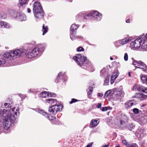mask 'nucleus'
<instances>
[{"instance_id":"nucleus-19","label":"nucleus","mask_w":147,"mask_h":147,"mask_svg":"<svg viewBox=\"0 0 147 147\" xmlns=\"http://www.w3.org/2000/svg\"><path fill=\"white\" fill-rule=\"evenodd\" d=\"M35 17L37 19L42 18L44 15L43 11H40L34 13Z\"/></svg>"},{"instance_id":"nucleus-11","label":"nucleus","mask_w":147,"mask_h":147,"mask_svg":"<svg viewBox=\"0 0 147 147\" xmlns=\"http://www.w3.org/2000/svg\"><path fill=\"white\" fill-rule=\"evenodd\" d=\"M131 37H125L122 39L116 41L115 43V45L116 47H118L119 46V45H118L119 43L123 45H124L128 43L129 41H131Z\"/></svg>"},{"instance_id":"nucleus-36","label":"nucleus","mask_w":147,"mask_h":147,"mask_svg":"<svg viewBox=\"0 0 147 147\" xmlns=\"http://www.w3.org/2000/svg\"><path fill=\"white\" fill-rule=\"evenodd\" d=\"M126 147H138V146L135 143L131 144H128Z\"/></svg>"},{"instance_id":"nucleus-52","label":"nucleus","mask_w":147,"mask_h":147,"mask_svg":"<svg viewBox=\"0 0 147 147\" xmlns=\"http://www.w3.org/2000/svg\"><path fill=\"white\" fill-rule=\"evenodd\" d=\"M31 11L30 9L29 8H27V12L28 13H30Z\"/></svg>"},{"instance_id":"nucleus-15","label":"nucleus","mask_w":147,"mask_h":147,"mask_svg":"<svg viewBox=\"0 0 147 147\" xmlns=\"http://www.w3.org/2000/svg\"><path fill=\"white\" fill-rule=\"evenodd\" d=\"M42 11H43V10L40 3L38 1L35 2L34 3L33 8V13H34Z\"/></svg>"},{"instance_id":"nucleus-25","label":"nucleus","mask_w":147,"mask_h":147,"mask_svg":"<svg viewBox=\"0 0 147 147\" xmlns=\"http://www.w3.org/2000/svg\"><path fill=\"white\" fill-rule=\"evenodd\" d=\"M137 132L138 134L140 135V136H139V137L142 138L145 135V132L144 130L143 129H139Z\"/></svg>"},{"instance_id":"nucleus-28","label":"nucleus","mask_w":147,"mask_h":147,"mask_svg":"<svg viewBox=\"0 0 147 147\" xmlns=\"http://www.w3.org/2000/svg\"><path fill=\"white\" fill-rule=\"evenodd\" d=\"M27 0H19V7L20 8L22 6H25L27 3Z\"/></svg>"},{"instance_id":"nucleus-35","label":"nucleus","mask_w":147,"mask_h":147,"mask_svg":"<svg viewBox=\"0 0 147 147\" xmlns=\"http://www.w3.org/2000/svg\"><path fill=\"white\" fill-rule=\"evenodd\" d=\"M111 90H109L107 91L105 94L104 97L107 98L111 93Z\"/></svg>"},{"instance_id":"nucleus-14","label":"nucleus","mask_w":147,"mask_h":147,"mask_svg":"<svg viewBox=\"0 0 147 147\" xmlns=\"http://www.w3.org/2000/svg\"><path fill=\"white\" fill-rule=\"evenodd\" d=\"M67 80L64 73L60 72L58 74L55 80V82L58 83L59 82H64Z\"/></svg>"},{"instance_id":"nucleus-40","label":"nucleus","mask_w":147,"mask_h":147,"mask_svg":"<svg viewBox=\"0 0 147 147\" xmlns=\"http://www.w3.org/2000/svg\"><path fill=\"white\" fill-rule=\"evenodd\" d=\"M7 17L6 15L4 13H2L1 14V18L5 19Z\"/></svg>"},{"instance_id":"nucleus-42","label":"nucleus","mask_w":147,"mask_h":147,"mask_svg":"<svg viewBox=\"0 0 147 147\" xmlns=\"http://www.w3.org/2000/svg\"><path fill=\"white\" fill-rule=\"evenodd\" d=\"M133 112L135 114H137L139 111V110L137 108H134L133 110Z\"/></svg>"},{"instance_id":"nucleus-29","label":"nucleus","mask_w":147,"mask_h":147,"mask_svg":"<svg viewBox=\"0 0 147 147\" xmlns=\"http://www.w3.org/2000/svg\"><path fill=\"white\" fill-rule=\"evenodd\" d=\"M87 16V15L84 16L83 13H81L76 16V18L78 19H81L83 18L86 19H87V17H88V16Z\"/></svg>"},{"instance_id":"nucleus-30","label":"nucleus","mask_w":147,"mask_h":147,"mask_svg":"<svg viewBox=\"0 0 147 147\" xmlns=\"http://www.w3.org/2000/svg\"><path fill=\"white\" fill-rule=\"evenodd\" d=\"M141 80L142 83L147 85V76L144 75L141 76Z\"/></svg>"},{"instance_id":"nucleus-13","label":"nucleus","mask_w":147,"mask_h":147,"mask_svg":"<svg viewBox=\"0 0 147 147\" xmlns=\"http://www.w3.org/2000/svg\"><path fill=\"white\" fill-rule=\"evenodd\" d=\"M100 74L101 76L102 77L107 76V77L104 80V85L105 86H107L108 85L109 82V76H107L108 75L107 71L105 70V69L103 68L100 71Z\"/></svg>"},{"instance_id":"nucleus-23","label":"nucleus","mask_w":147,"mask_h":147,"mask_svg":"<svg viewBox=\"0 0 147 147\" xmlns=\"http://www.w3.org/2000/svg\"><path fill=\"white\" fill-rule=\"evenodd\" d=\"M45 100L46 102L50 104H55L54 105H56L59 103L56 99L53 98H49Z\"/></svg>"},{"instance_id":"nucleus-37","label":"nucleus","mask_w":147,"mask_h":147,"mask_svg":"<svg viewBox=\"0 0 147 147\" xmlns=\"http://www.w3.org/2000/svg\"><path fill=\"white\" fill-rule=\"evenodd\" d=\"M128 55L127 53H125L124 54V59L125 61H127L128 60Z\"/></svg>"},{"instance_id":"nucleus-34","label":"nucleus","mask_w":147,"mask_h":147,"mask_svg":"<svg viewBox=\"0 0 147 147\" xmlns=\"http://www.w3.org/2000/svg\"><path fill=\"white\" fill-rule=\"evenodd\" d=\"M140 85L135 84L132 88V90H138V89L139 88Z\"/></svg>"},{"instance_id":"nucleus-8","label":"nucleus","mask_w":147,"mask_h":147,"mask_svg":"<svg viewBox=\"0 0 147 147\" xmlns=\"http://www.w3.org/2000/svg\"><path fill=\"white\" fill-rule=\"evenodd\" d=\"M38 113L42 114L47 118L53 124H55L57 123V122L56 118L54 116H52L50 115L49 114H48L47 112H44L43 110H39L38 111Z\"/></svg>"},{"instance_id":"nucleus-17","label":"nucleus","mask_w":147,"mask_h":147,"mask_svg":"<svg viewBox=\"0 0 147 147\" xmlns=\"http://www.w3.org/2000/svg\"><path fill=\"white\" fill-rule=\"evenodd\" d=\"M137 104V102L134 100H130L126 102L125 104V107L126 108H128L132 106L136 105Z\"/></svg>"},{"instance_id":"nucleus-50","label":"nucleus","mask_w":147,"mask_h":147,"mask_svg":"<svg viewBox=\"0 0 147 147\" xmlns=\"http://www.w3.org/2000/svg\"><path fill=\"white\" fill-rule=\"evenodd\" d=\"M103 95V94L102 93H99L98 94V96L100 97H102Z\"/></svg>"},{"instance_id":"nucleus-31","label":"nucleus","mask_w":147,"mask_h":147,"mask_svg":"<svg viewBox=\"0 0 147 147\" xmlns=\"http://www.w3.org/2000/svg\"><path fill=\"white\" fill-rule=\"evenodd\" d=\"M48 31V27L47 26H45L44 24H43L42 26V31L43 32L42 35H44Z\"/></svg>"},{"instance_id":"nucleus-21","label":"nucleus","mask_w":147,"mask_h":147,"mask_svg":"<svg viewBox=\"0 0 147 147\" xmlns=\"http://www.w3.org/2000/svg\"><path fill=\"white\" fill-rule=\"evenodd\" d=\"M18 14L19 15V16L16 17L17 19H18L21 21H25L26 20V17L24 13H18Z\"/></svg>"},{"instance_id":"nucleus-6","label":"nucleus","mask_w":147,"mask_h":147,"mask_svg":"<svg viewBox=\"0 0 147 147\" xmlns=\"http://www.w3.org/2000/svg\"><path fill=\"white\" fill-rule=\"evenodd\" d=\"M113 93L115 95L113 98L115 100L120 101L121 98L123 97L124 95V92L122 91L119 90L117 88H114L113 89Z\"/></svg>"},{"instance_id":"nucleus-41","label":"nucleus","mask_w":147,"mask_h":147,"mask_svg":"<svg viewBox=\"0 0 147 147\" xmlns=\"http://www.w3.org/2000/svg\"><path fill=\"white\" fill-rule=\"evenodd\" d=\"M77 50L78 52H80L82 51H84V49L82 47H79L77 48Z\"/></svg>"},{"instance_id":"nucleus-32","label":"nucleus","mask_w":147,"mask_h":147,"mask_svg":"<svg viewBox=\"0 0 147 147\" xmlns=\"http://www.w3.org/2000/svg\"><path fill=\"white\" fill-rule=\"evenodd\" d=\"M76 32H71L70 33V37L71 39L72 40H73L75 39L76 38L77 36L76 35Z\"/></svg>"},{"instance_id":"nucleus-51","label":"nucleus","mask_w":147,"mask_h":147,"mask_svg":"<svg viewBox=\"0 0 147 147\" xmlns=\"http://www.w3.org/2000/svg\"><path fill=\"white\" fill-rule=\"evenodd\" d=\"M109 146V144H108V145H102V146H100V147H108Z\"/></svg>"},{"instance_id":"nucleus-56","label":"nucleus","mask_w":147,"mask_h":147,"mask_svg":"<svg viewBox=\"0 0 147 147\" xmlns=\"http://www.w3.org/2000/svg\"><path fill=\"white\" fill-rule=\"evenodd\" d=\"M110 59L111 60H113V58L112 57H111Z\"/></svg>"},{"instance_id":"nucleus-39","label":"nucleus","mask_w":147,"mask_h":147,"mask_svg":"<svg viewBox=\"0 0 147 147\" xmlns=\"http://www.w3.org/2000/svg\"><path fill=\"white\" fill-rule=\"evenodd\" d=\"M18 95L20 97L22 100L23 99L25 98L26 97V96L25 95L22 94H19Z\"/></svg>"},{"instance_id":"nucleus-5","label":"nucleus","mask_w":147,"mask_h":147,"mask_svg":"<svg viewBox=\"0 0 147 147\" xmlns=\"http://www.w3.org/2000/svg\"><path fill=\"white\" fill-rule=\"evenodd\" d=\"M142 35H140L135 40L132 41L130 44V47L131 49L133 50L138 49L140 47L142 42Z\"/></svg>"},{"instance_id":"nucleus-54","label":"nucleus","mask_w":147,"mask_h":147,"mask_svg":"<svg viewBox=\"0 0 147 147\" xmlns=\"http://www.w3.org/2000/svg\"><path fill=\"white\" fill-rule=\"evenodd\" d=\"M115 147H121L120 146L119 144H117L115 146Z\"/></svg>"},{"instance_id":"nucleus-43","label":"nucleus","mask_w":147,"mask_h":147,"mask_svg":"<svg viewBox=\"0 0 147 147\" xmlns=\"http://www.w3.org/2000/svg\"><path fill=\"white\" fill-rule=\"evenodd\" d=\"M122 143L123 144L125 145H128V144L127 142V141L125 140H123L122 141Z\"/></svg>"},{"instance_id":"nucleus-46","label":"nucleus","mask_w":147,"mask_h":147,"mask_svg":"<svg viewBox=\"0 0 147 147\" xmlns=\"http://www.w3.org/2000/svg\"><path fill=\"white\" fill-rule=\"evenodd\" d=\"M102 105L101 103H98L96 106V107L97 108H100L101 106Z\"/></svg>"},{"instance_id":"nucleus-22","label":"nucleus","mask_w":147,"mask_h":147,"mask_svg":"<svg viewBox=\"0 0 147 147\" xmlns=\"http://www.w3.org/2000/svg\"><path fill=\"white\" fill-rule=\"evenodd\" d=\"M119 75V73L118 71L114 72L111 77V83L112 84L114 82L115 79Z\"/></svg>"},{"instance_id":"nucleus-1","label":"nucleus","mask_w":147,"mask_h":147,"mask_svg":"<svg viewBox=\"0 0 147 147\" xmlns=\"http://www.w3.org/2000/svg\"><path fill=\"white\" fill-rule=\"evenodd\" d=\"M10 103H5L0 107V127L2 126V120L4 128L8 130L11 123H15L18 115H19V108L14 107L11 108Z\"/></svg>"},{"instance_id":"nucleus-10","label":"nucleus","mask_w":147,"mask_h":147,"mask_svg":"<svg viewBox=\"0 0 147 147\" xmlns=\"http://www.w3.org/2000/svg\"><path fill=\"white\" fill-rule=\"evenodd\" d=\"M133 64L135 67L140 68L144 71H146L147 70L146 65L141 61L134 60L133 61Z\"/></svg>"},{"instance_id":"nucleus-45","label":"nucleus","mask_w":147,"mask_h":147,"mask_svg":"<svg viewBox=\"0 0 147 147\" xmlns=\"http://www.w3.org/2000/svg\"><path fill=\"white\" fill-rule=\"evenodd\" d=\"M107 110V107H103L102 108V111H106Z\"/></svg>"},{"instance_id":"nucleus-55","label":"nucleus","mask_w":147,"mask_h":147,"mask_svg":"<svg viewBox=\"0 0 147 147\" xmlns=\"http://www.w3.org/2000/svg\"><path fill=\"white\" fill-rule=\"evenodd\" d=\"M68 1H69L70 2H71L72 0H67Z\"/></svg>"},{"instance_id":"nucleus-44","label":"nucleus","mask_w":147,"mask_h":147,"mask_svg":"<svg viewBox=\"0 0 147 147\" xmlns=\"http://www.w3.org/2000/svg\"><path fill=\"white\" fill-rule=\"evenodd\" d=\"M77 101V100L76 99L73 98L72 99V100L71 101L69 102V103L70 104H71L73 102H76Z\"/></svg>"},{"instance_id":"nucleus-3","label":"nucleus","mask_w":147,"mask_h":147,"mask_svg":"<svg viewBox=\"0 0 147 147\" xmlns=\"http://www.w3.org/2000/svg\"><path fill=\"white\" fill-rule=\"evenodd\" d=\"M73 58L78 65L80 66H84V68L87 69L91 67L90 62L88 61L86 57L80 54H77L73 57Z\"/></svg>"},{"instance_id":"nucleus-2","label":"nucleus","mask_w":147,"mask_h":147,"mask_svg":"<svg viewBox=\"0 0 147 147\" xmlns=\"http://www.w3.org/2000/svg\"><path fill=\"white\" fill-rule=\"evenodd\" d=\"M26 51L24 49H17L15 50L9 51L6 53L3 58H0V66L4 64L6 62L7 58L12 59L25 54Z\"/></svg>"},{"instance_id":"nucleus-48","label":"nucleus","mask_w":147,"mask_h":147,"mask_svg":"<svg viewBox=\"0 0 147 147\" xmlns=\"http://www.w3.org/2000/svg\"><path fill=\"white\" fill-rule=\"evenodd\" d=\"M133 74V72L132 71L129 72L128 73V76L129 77H131V74Z\"/></svg>"},{"instance_id":"nucleus-27","label":"nucleus","mask_w":147,"mask_h":147,"mask_svg":"<svg viewBox=\"0 0 147 147\" xmlns=\"http://www.w3.org/2000/svg\"><path fill=\"white\" fill-rule=\"evenodd\" d=\"M138 91L147 94V88L140 85Z\"/></svg>"},{"instance_id":"nucleus-33","label":"nucleus","mask_w":147,"mask_h":147,"mask_svg":"<svg viewBox=\"0 0 147 147\" xmlns=\"http://www.w3.org/2000/svg\"><path fill=\"white\" fill-rule=\"evenodd\" d=\"M118 125L120 127H122L123 126H125V122L121 120H119L118 122Z\"/></svg>"},{"instance_id":"nucleus-4","label":"nucleus","mask_w":147,"mask_h":147,"mask_svg":"<svg viewBox=\"0 0 147 147\" xmlns=\"http://www.w3.org/2000/svg\"><path fill=\"white\" fill-rule=\"evenodd\" d=\"M44 50V47L40 45H38L31 51L28 52L27 56L29 58L39 56L41 55Z\"/></svg>"},{"instance_id":"nucleus-47","label":"nucleus","mask_w":147,"mask_h":147,"mask_svg":"<svg viewBox=\"0 0 147 147\" xmlns=\"http://www.w3.org/2000/svg\"><path fill=\"white\" fill-rule=\"evenodd\" d=\"M93 144V142H91L89 144H88L85 147H92Z\"/></svg>"},{"instance_id":"nucleus-18","label":"nucleus","mask_w":147,"mask_h":147,"mask_svg":"<svg viewBox=\"0 0 147 147\" xmlns=\"http://www.w3.org/2000/svg\"><path fill=\"white\" fill-rule=\"evenodd\" d=\"M10 24L6 22L0 21V29L5 28H11Z\"/></svg>"},{"instance_id":"nucleus-9","label":"nucleus","mask_w":147,"mask_h":147,"mask_svg":"<svg viewBox=\"0 0 147 147\" xmlns=\"http://www.w3.org/2000/svg\"><path fill=\"white\" fill-rule=\"evenodd\" d=\"M86 16L92 17V19L96 21H99L102 18V14L98 11H94L90 12Z\"/></svg>"},{"instance_id":"nucleus-38","label":"nucleus","mask_w":147,"mask_h":147,"mask_svg":"<svg viewBox=\"0 0 147 147\" xmlns=\"http://www.w3.org/2000/svg\"><path fill=\"white\" fill-rule=\"evenodd\" d=\"M88 94H90L92 91V88L90 87H89L87 90Z\"/></svg>"},{"instance_id":"nucleus-53","label":"nucleus","mask_w":147,"mask_h":147,"mask_svg":"<svg viewBox=\"0 0 147 147\" xmlns=\"http://www.w3.org/2000/svg\"><path fill=\"white\" fill-rule=\"evenodd\" d=\"M126 22L127 23H129L130 22V20L128 19L126 21Z\"/></svg>"},{"instance_id":"nucleus-26","label":"nucleus","mask_w":147,"mask_h":147,"mask_svg":"<svg viewBox=\"0 0 147 147\" xmlns=\"http://www.w3.org/2000/svg\"><path fill=\"white\" fill-rule=\"evenodd\" d=\"M98 120L92 119L90 123V125L92 127H94L98 125L99 123Z\"/></svg>"},{"instance_id":"nucleus-20","label":"nucleus","mask_w":147,"mask_h":147,"mask_svg":"<svg viewBox=\"0 0 147 147\" xmlns=\"http://www.w3.org/2000/svg\"><path fill=\"white\" fill-rule=\"evenodd\" d=\"M133 97H137L141 100H143L147 98V96L142 93H136Z\"/></svg>"},{"instance_id":"nucleus-24","label":"nucleus","mask_w":147,"mask_h":147,"mask_svg":"<svg viewBox=\"0 0 147 147\" xmlns=\"http://www.w3.org/2000/svg\"><path fill=\"white\" fill-rule=\"evenodd\" d=\"M79 27V25H78L76 24H72L70 28L71 32H74L75 31L76 32V31L78 28Z\"/></svg>"},{"instance_id":"nucleus-7","label":"nucleus","mask_w":147,"mask_h":147,"mask_svg":"<svg viewBox=\"0 0 147 147\" xmlns=\"http://www.w3.org/2000/svg\"><path fill=\"white\" fill-rule=\"evenodd\" d=\"M62 107V105L59 103L54 105L49 108V111L51 114L55 115L61 110Z\"/></svg>"},{"instance_id":"nucleus-16","label":"nucleus","mask_w":147,"mask_h":147,"mask_svg":"<svg viewBox=\"0 0 147 147\" xmlns=\"http://www.w3.org/2000/svg\"><path fill=\"white\" fill-rule=\"evenodd\" d=\"M38 97L42 98H45L47 96L48 97H54L55 94L48 92L44 91L40 93L38 95Z\"/></svg>"},{"instance_id":"nucleus-12","label":"nucleus","mask_w":147,"mask_h":147,"mask_svg":"<svg viewBox=\"0 0 147 147\" xmlns=\"http://www.w3.org/2000/svg\"><path fill=\"white\" fill-rule=\"evenodd\" d=\"M141 48L146 51H147V33L145 35H142Z\"/></svg>"},{"instance_id":"nucleus-49","label":"nucleus","mask_w":147,"mask_h":147,"mask_svg":"<svg viewBox=\"0 0 147 147\" xmlns=\"http://www.w3.org/2000/svg\"><path fill=\"white\" fill-rule=\"evenodd\" d=\"M28 91H29V93H31V92L32 93V92H34L33 90H32V89H30L28 90Z\"/></svg>"}]
</instances>
